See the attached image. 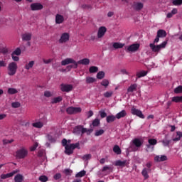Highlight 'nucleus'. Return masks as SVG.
Wrapping results in <instances>:
<instances>
[{"mask_svg": "<svg viewBox=\"0 0 182 182\" xmlns=\"http://www.w3.org/2000/svg\"><path fill=\"white\" fill-rule=\"evenodd\" d=\"M160 38L161 37H158V36H156V37L154 40V43L149 44V48H151V50H152L154 53L160 52V50L163 48H165L166 47V45L168 44V41H164L160 45L156 46L155 44L160 41Z\"/></svg>", "mask_w": 182, "mask_h": 182, "instance_id": "nucleus-1", "label": "nucleus"}, {"mask_svg": "<svg viewBox=\"0 0 182 182\" xmlns=\"http://www.w3.org/2000/svg\"><path fill=\"white\" fill-rule=\"evenodd\" d=\"M7 70L9 76L15 75L18 70V64L16 62L9 63L7 67Z\"/></svg>", "mask_w": 182, "mask_h": 182, "instance_id": "nucleus-2", "label": "nucleus"}, {"mask_svg": "<svg viewBox=\"0 0 182 182\" xmlns=\"http://www.w3.org/2000/svg\"><path fill=\"white\" fill-rule=\"evenodd\" d=\"M61 143H62V146L65 147V154H67L68 156H70L73 154L75 149L71 146L70 144H68V140L66 139L65 138L63 139Z\"/></svg>", "mask_w": 182, "mask_h": 182, "instance_id": "nucleus-3", "label": "nucleus"}, {"mask_svg": "<svg viewBox=\"0 0 182 182\" xmlns=\"http://www.w3.org/2000/svg\"><path fill=\"white\" fill-rule=\"evenodd\" d=\"M28 151L26 148L21 147L16 151V158L18 159H23L28 156Z\"/></svg>", "mask_w": 182, "mask_h": 182, "instance_id": "nucleus-4", "label": "nucleus"}, {"mask_svg": "<svg viewBox=\"0 0 182 182\" xmlns=\"http://www.w3.org/2000/svg\"><path fill=\"white\" fill-rule=\"evenodd\" d=\"M87 132V128H83L82 126L78 125L73 128V134L75 135L84 134Z\"/></svg>", "mask_w": 182, "mask_h": 182, "instance_id": "nucleus-5", "label": "nucleus"}, {"mask_svg": "<svg viewBox=\"0 0 182 182\" xmlns=\"http://www.w3.org/2000/svg\"><path fill=\"white\" fill-rule=\"evenodd\" d=\"M66 112L68 114H70V115L75 114L77 113H80L82 112V108L70 107L66 109Z\"/></svg>", "mask_w": 182, "mask_h": 182, "instance_id": "nucleus-6", "label": "nucleus"}, {"mask_svg": "<svg viewBox=\"0 0 182 182\" xmlns=\"http://www.w3.org/2000/svg\"><path fill=\"white\" fill-rule=\"evenodd\" d=\"M131 113H132V115L137 116V117H139V118H141L142 119H144L145 118L143 112H141V110H139L136 108H134V107H132Z\"/></svg>", "mask_w": 182, "mask_h": 182, "instance_id": "nucleus-7", "label": "nucleus"}, {"mask_svg": "<svg viewBox=\"0 0 182 182\" xmlns=\"http://www.w3.org/2000/svg\"><path fill=\"white\" fill-rule=\"evenodd\" d=\"M70 40V34L69 33H63L61 34L60 38L59 39L58 42L60 44H64L68 43Z\"/></svg>", "mask_w": 182, "mask_h": 182, "instance_id": "nucleus-8", "label": "nucleus"}, {"mask_svg": "<svg viewBox=\"0 0 182 182\" xmlns=\"http://www.w3.org/2000/svg\"><path fill=\"white\" fill-rule=\"evenodd\" d=\"M60 90L62 92H70V91L73 90V85L62 83L60 85Z\"/></svg>", "mask_w": 182, "mask_h": 182, "instance_id": "nucleus-9", "label": "nucleus"}, {"mask_svg": "<svg viewBox=\"0 0 182 182\" xmlns=\"http://www.w3.org/2000/svg\"><path fill=\"white\" fill-rule=\"evenodd\" d=\"M107 32V28L105 26H100L98 32L97 33V38L98 39L102 38Z\"/></svg>", "mask_w": 182, "mask_h": 182, "instance_id": "nucleus-10", "label": "nucleus"}, {"mask_svg": "<svg viewBox=\"0 0 182 182\" xmlns=\"http://www.w3.org/2000/svg\"><path fill=\"white\" fill-rule=\"evenodd\" d=\"M140 48L139 43H134L129 46L128 48H127V51L135 53Z\"/></svg>", "mask_w": 182, "mask_h": 182, "instance_id": "nucleus-11", "label": "nucleus"}, {"mask_svg": "<svg viewBox=\"0 0 182 182\" xmlns=\"http://www.w3.org/2000/svg\"><path fill=\"white\" fill-rule=\"evenodd\" d=\"M44 6L41 3H33L31 4V9L33 11L42 10Z\"/></svg>", "mask_w": 182, "mask_h": 182, "instance_id": "nucleus-12", "label": "nucleus"}, {"mask_svg": "<svg viewBox=\"0 0 182 182\" xmlns=\"http://www.w3.org/2000/svg\"><path fill=\"white\" fill-rule=\"evenodd\" d=\"M32 33L26 32L21 34V40H23V41L28 42L32 39Z\"/></svg>", "mask_w": 182, "mask_h": 182, "instance_id": "nucleus-13", "label": "nucleus"}, {"mask_svg": "<svg viewBox=\"0 0 182 182\" xmlns=\"http://www.w3.org/2000/svg\"><path fill=\"white\" fill-rule=\"evenodd\" d=\"M18 172V170H14V171H13L11 173H6V174L2 173V174L1 175V178L2 180H5V179H6V178H8L13 177V176H14L16 173H17Z\"/></svg>", "mask_w": 182, "mask_h": 182, "instance_id": "nucleus-14", "label": "nucleus"}, {"mask_svg": "<svg viewBox=\"0 0 182 182\" xmlns=\"http://www.w3.org/2000/svg\"><path fill=\"white\" fill-rule=\"evenodd\" d=\"M65 21L64 16L60 14L55 15V24H62Z\"/></svg>", "mask_w": 182, "mask_h": 182, "instance_id": "nucleus-15", "label": "nucleus"}, {"mask_svg": "<svg viewBox=\"0 0 182 182\" xmlns=\"http://www.w3.org/2000/svg\"><path fill=\"white\" fill-rule=\"evenodd\" d=\"M168 158L166 155H161V156L157 155L154 157V161L156 162H161V161H166Z\"/></svg>", "mask_w": 182, "mask_h": 182, "instance_id": "nucleus-16", "label": "nucleus"}, {"mask_svg": "<svg viewBox=\"0 0 182 182\" xmlns=\"http://www.w3.org/2000/svg\"><path fill=\"white\" fill-rule=\"evenodd\" d=\"M114 166H119V167H126L127 166V160H124V161L118 160L115 161Z\"/></svg>", "mask_w": 182, "mask_h": 182, "instance_id": "nucleus-17", "label": "nucleus"}, {"mask_svg": "<svg viewBox=\"0 0 182 182\" xmlns=\"http://www.w3.org/2000/svg\"><path fill=\"white\" fill-rule=\"evenodd\" d=\"M124 46V43L120 42H114L112 43V47L114 50L122 49Z\"/></svg>", "mask_w": 182, "mask_h": 182, "instance_id": "nucleus-18", "label": "nucleus"}, {"mask_svg": "<svg viewBox=\"0 0 182 182\" xmlns=\"http://www.w3.org/2000/svg\"><path fill=\"white\" fill-rule=\"evenodd\" d=\"M158 38H164L167 36V32L163 29H160L157 31Z\"/></svg>", "mask_w": 182, "mask_h": 182, "instance_id": "nucleus-19", "label": "nucleus"}, {"mask_svg": "<svg viewBox=\"0 0 182 182\" xmlns=\"http://www.w3.org/2000/svg\"><path fill=\"white\" fill-rule=\"evenodd\" d=\"M127 115V112L126 110L123 109L120 112H118L117 114H115V117L117 119H120L121 118H123Z\"/></svg>", "mask_w": 182, "mask_h": 182, "instance_id": "nucleus-20", "label": "nucleus"}, {"mask_svg": "<svg viewBox=\"0 0 182 182\" xmlns=\"http://www.w3.org/2000/svg\"><path fill=\"white\" fill-rule=\"evenodd\" d=\"M75 60L73 58H67L64 60L61 61V65H70L73 63Z\"/></svg>", "mask_w": 182, "mask_h": 182, "instance_id": "nucleus-21", "label": "nucleus"}, {"mask_svg": "<svg viewBox=\"0 0 182 182\" xmlns=\"http://www.w3.org/2000/svg\"><path fill=\"white\" fill-rule=\"evenodd\" d=\"M132 144H134L135 147L139 148L141 146V145H143V143H141L139 139L135 138L132 140Z\"/></svg>", "mask_w": 182, "mask_h": 182, "instance_id": "nucleus-22", "label": "nucleus"}, {"mask_svg": "<svg viewBox=\"0 0 182 182\" xmlns=\"http://www.w3.org/2000/svg\"><path fill=\"white\" fill-rule=\"evenodd\" d=\"M24 177L22 174L18 173L14 176V182H23Z\"/></svg>", "mask_w": 182, "mask_h": 182, "instance_id": "nucleus-23", "label": "nucleus"}, {"mask_svg": "<svg viewBox=\"0 0 182 182\" xmlns=\"http://www.w3.org/2000/svg\"><path fill=\"white\" fill-rule=\"evenodd\" d=\"M161 142H162L164 147H169V144L171 143V139H168V137L166 136L165 139L161 141Z\"/></svg>", "mask_w": 182, "mask_h": 182, "instance_id": "nucleus-24", "label": "nucleus"}, {"mask_svg": "<svg viewBox=\"0 0 182 182\" xmlns=\"http://www.w3.org/2000/svg\"><path fill=\"white\" fill-rule=\"evenodd\" d=\"M149 144H146L147 148H150L151 146H155L157 144V140L156 139H149Z\"/></svg>", "mask_w": 182, "mask_h": 182, "instance_id": "nucleus-25", "label": "nucleus"}, {"mask_svg": "<svg viewBox=\"0 0 182 182\" xmlns=\"http://www.w3.org/2000/svg\"><path fill=\"white\" fill-rule=\"evenodd\" d=\"M100 125V120L98 118H95L93 121L92 123L90 124V128L93 127H97Z\"/></svg>", "mask_w": 182, "mask_h": 182, "instance_id": "nucleus-26", "label": "nucleus"}, {"mask_svg": "<svg viewBox=\"0 0 182 182\" xmlns=\"http://www.w3.org/2000/svg\"><path fill=\"white\" fill-rule=\"evenodd\" d=\"M79 65H87L90 63V60L88 58H83L77 62Z\"/></svg>", "mask_w": 182, "mask_h": 182, "instance_id": "nucleus-27", "label": "nucleus"}, {"mask_svg": "<svg viewBox=\"0 0 182 182\" xmlns=\"http://www.w3.org/2000/svg\"><path fill=\"white\" fill-rule=\"evenodd\" d=\"M62 101H63V97L59 96L58 97H55V98L51 99L50 103L54 105V104H58V103H59Z\"/></svg>", "mask_w": 182, "mask_h": 182, "instance_id": "nucleus-28", "label": "nucleus"}, {"mask_svg": "<svg viewBox=\"0 0 182 182\" xmlns=\"http://www.w3.org/2000/svg\"><path fill=\"white\" fill-rule=\"evenodd\" d=\"M113 151L114 154L117 155H120L122 154V149L118 145H114L113 147Z\"/></svg>", "mask_w": 182, "mask_h": 182, "instance_id": "nucleus-29", "label": "nucleus"}, {"mask_svg": "<svg viewBox=\"0 0 182 182\" xmlns=\"http://www.w3.org/2000/svg\"><path fill=\"white\" fill-rule=\"evenodd\" d=\"M150 169L144 168L141 171V174L145 179H147L149 178V171Z\"/></svg>", "mask_w": 182, "mask_h": 182, "instance_id": "nucleus-30", "label": "nucleus"}, {"mask_svg": "<svg viewBox=\"0 0 182 182\" xmlns=\"http://www.w3.org/2000/svg\"><path fill=\"white\" fill-rule=\"evenodd\" d=\"M136 89H137V84H132L130 85V87H128L127 91L128 92V93H129L134 92V90H136Z\"/></svg>", "mask_w": 182, "mask_h": 182, "instance_id": "nucleus-31", "label": "nucleus"}, {"mask_svg": "<svg viewBox=\"0 0 182 182\" xmlns=\"http://www.w3.org/2000/svg\"><path fill=\"white\" fill-rule=\"evenodd\" d=\"M116 120V117L114 115H109L106 118V121L107 123L113 122Z\"/></svg>", "mask_w": 182, "mask_h": 182, "instance_id": "nucleus-32", "label": "nucleus"}, {"mask_svg": "<svg viewBox=\"0 0 182 182\" xmlns=\"http://www.w3.org/2000/svg\"><path fill=\"white\" fill-rule=\"evenodd\" d=\"M113 168L111 166H105L102 168V172H106L107 171L108 173H110L111 172H112Z\"/></svg>", "mask_w": 182, "mask_h": 182, "instance_id": "nucleus-33", "label": "nucleus"}, {"mask_svg": "<svg viewBox=\"0 0 182 182\" xmlns=\"http://www.w3.org/2000/svg\"><path fill=\"white\" fill-rule=\"evenodd\" d=\"M32 126L38 129H41L44 126V124L43 122H38L33 123Z\"/></svg>", "mask_w": 182, "mask_h": 182, "instance_id": "nucleus-34", "label": "nucleus"}, {"mask_svg": "<svg viewBox=\"0 0 182 182\" xmlns=\"http://www.w3.org/2000/svg\"><path fill=\"white\" fill-rule=\"evenodd\" d=\"M105 73L103 71H100L98 73H97L96 77L98 80H102L105 78Z\"/></svg>", "mask_w": 182, "mask_h": 182, "instance_id": "nucleus-35", "label": "nucleus"}, {"mask_svg": "<svg viewBox=\"0 0 182 182\" xmlns=\"http://www.w3.org/2000/svg\"><path fill=\"white\" fill-rule=\"evenodd\" d=\"M34 65H35V62L34 61H31L25 65V69L26 70H29L30 69L33 68Z\"/></svg>", "mask_w": 182, "mask_h": 182, "instance_id": "nucleus-36", "label": "nucleus"}, {"mask_svg": "<svg viewBox=\"0 0 182 182\" xmlns=\"http://www.w3.org/2000/svg\"><path fill=\"white\" fill-rule=\"evenodd\" d=\"M18 93V90L16 88L10 87L8 89L9 95H16Z\"/></svg>", "mask_w": 182, "mask_h": 182, "instance_id": "nucleus-37", "label": "nucleus"}, {"mask_svg": "<svg viewBox=\"0 0 182 182\" xmlns=\"http://www.w3.org/2000/svg\"><path fill=\"white\" fill-rule=\"evenodd\" d=\"M86 175V171L82 170L81 171H80L79 173H76L75 177L76 178H82V177H85Z\"/></svg>", "mask_w": 182, "mask_h": 182, "instance_id": "nucleus-38", "label": "nucleus"}, {"mask_svg": "<svg viewBox=\"0 0 182 182\" xmlns=\"http://www.w3.org/2000/svg\"><path fill=\"white\" fill-rule=\"evenodd\" d=\"M171 101L176 103L182 102V96L181 97L176 96V97H172Z\"/></svg>", "mask_w": 182, "mask_h": 182, "instance_id": "nucleus-39", "label": "nucleus"}, {"mask_svg": "<svg viewBox=\"0 0 182 182\" xmlns=\"http://www.w3.org/2000/svg\"><path fill=\"white\" fill-rule=\"evenodd\" d=\"M147 75V72L142 70L140 73H136V77L137 78H141L143 77L144 76H146Z\"/></svg>", "mask_w": 182, "mask_h": 182, "instance_id": "nucleus-40", "label": "nucleus"}, {"mask_svg": "<svg viewBox=\"0 0 182 182\" xmlns=\"http://www.w3.org/2000/svg\"><path fill=\"white\" fill-rule=\"evenodd\" d=\"M99 70L98 67L91 66L90 67L89 72L90 73H96Z\"/></svg>", "mask_w": 182, "mask_h": 182, "instance_id": "nucleus-41", "label": "nucleus"}, {"mask_svg": "<svg viewBox=\"0 0 182 182\" xmlns=\"http://www.w3.org/2000/svg\"><path fill=\"white\" fill-rule=\"evenodd\" d=\"M100 85L104 86L105 87H107L109 85V81L107 79H104L102 81L100 82Z\"/></svg>", "mask_w": 182, "mask_h": 182, "instance_id": "nucleus-42", "label": "nucleus"}, {"mask_svg": "<svg viewBox=\"0 0 182 182\" xmlns=\"http://www.w3.org/2000/svg\"><path fill=\"white\" fill-rule=\"evenodd\" d=\"M134 7L136 11H140L141 9H143L144 4L141 3H137L136 4H135Z\"/></svg>", "mask_w": 182, "mask_h": 182, "instance_id": "nucleus-43", "label": "nucleus"}, {"mask_svg": "<svg viewBox=\"0 0 182 182\" xmlns=\"http://www.w3.org/2000/svg\"><path fill=\"white\" fill-rule=\"evenodd\" d=\"M11 55H21V48H16V50L14 51H13Z\"/></svg>", "mask_w": 182, "mask_h": 182, "instance_id": "nucleus-44", "label": "nucleus"}, {"mask_svg": "<svg viewBox=\"0 0 182 182\" xmlns=\"http://www.w3.org/2000/svg\"><path fill=\"white\" fill-rule=\"evenodd\" d=\"M114 95V92L109 91L104 93V96L106 98H110Z\"/></svg>", "mask_w": 182, "mask_h": 182, "instance_id": "nucleus-45", "label": "nucleus"}, {"mask_svg": "<svg viewBox=\"0 0 182 182\" xmlns=\"http://www.w3.org/2000/svg\"><path fill=\"white\" fill-rule=\"evenodd\" d=\"M176 134L178 138H173V141H179L181 140V138L182 137V132H177Z\"/></svg>", "mask_w": 182, "mask_h": 182, "instance_id": "nucleus-46", "label": "nucleus"}, {"mask_svg": "<svg viewBox=\"0 0 182 182\" xmlns=\"http://www.w3.org/2000/svg\"><path fill=\"white\" fill-rule=\"evenodd\" d=\"M104 133H105V130L104 129L97 130L95 132V136H102V135L104 134Z\"/></svg>", "mask_w": 182, "mask_h": 182, "instance_id": "nucleus-47", "label": "nucleus"}, {"mask_svg": "<svg viewBox=\"0 0 182 182\" xmlns=\"http://www.w3.org/2000/svg\"><path fill=\"white\" fill-rule=\"evenodd\" d=\"M70 145L74 149H80V142H77L76 144H70Z\"/></svg>", "mask_w": 182, "mask_h": 182, "instance_id": "nucleus-48", "label": "nucleus"}, {"mask_svg": "<svg viewBox=\"0 0 182 182\" xmlns=\"http://www.w3.org/2000/svg\"><path fill=\"white\" fill-rule=\"evenodd\" d=\"M38 180L41 182H47L48 178L46 176H39Z\"/></svg>", "mask_w": 182, "mask_h": 182, "instance_id": "nucleus-49", "label": "nucleus"}, {"mask_svg": "<svg viewBox=\"0 0 182 182\" xmlns=\"http://www.w3.org/2000/svg\"><path fill=\"white\" fill-rule=\"evenodd\" d=\"M96 80L92 77H87L86 82L87 84L93 83Z\"/></svg>", "mask_w": 182, "mask_h": 182, "instance_id": "nucleus-50", "label": "nucleus"}, {"mask_svg": "<svg viewBox=\"0 0 182 182\" xmlns=\"http://www.w3.org/2000/svg\"><path fill=\"white\" fill-rule=\"evenodd\" d=\"M172 4L174 6H181L182 4V0H172Z\"/></svg>", "mask_w": 182, "mask_h": 182, "instance_id": "nucleus-51", "label": "nucleus"}, {"mask_svg": "<svg viewBox=\"0 0 182 182\" xmlns=\"http://www.w3.org/2000/svg\"><path fill=\"white\" fill-rule=\"evenodd\" d=\"M72 65H70V69H77L79 63L74 60L73 63H71Z\"/></svg>", "mask_w": 182, "mask_h": 182, "instance_id": "nucleus-52", "label": "nucleus"}, {"mask_svg": "<svg viewBox=\"0 0 182 182\" xmlns=\"http://www.w3.org/2000/svg\"><path fill=\"white\" fill-rule=\"evenodd\" d=\"M53 96V92H51L50 91H45L44 92V97H51Z\"/></svg>", "mask_w": 182, "mask_h": 182, "instance_id": "nucleus-53", "label": "nucleus"}, {"mask_svg": "<svg viewBox=\"0 0 182 182\" xmlns=\"http://www.w3.org/2000/svg\"><path fill=\"white\" fill-rule=\"evenodd\" d=\"M175 94H180L182 93V86H178L175 88L174 90Z\"/></svg>", "mask_w": 182, "mask_h": 182, "instance_id": "nucleus-54", "label": "nucleus"}, {"mask_svg": "<svg viewBox=\"0 0 182 182\" xmlns=\"http://www.w3.org/2000/svg\"><path fill=\"white\" fill-rule=\"evenodd\" d=\"M11 106L13 108L16 109V108H18L19 107H21V105L20 102H12Z\"/></svg>", "mask_w": 182, "mask_h": 182, "instance_id": "nucleus-55", "label": "nucleus"}, {"mask_svg": "<svg viewBox=\"0 0 182 182\" xmlns=\"http://www.w3.org/2000/svg\"><path fill=\"white\" fill-rule=\"evenodd\" d=\"M46 151L44 149H41L38 152V157H43L45 156Z\"/></svg>", "mask_w": 182, "mask_h": 182, "instance_id": "nucleus-56", "label": "nucleus"}, {"mask_svg": "<svg viewBox=\"0 0 182 182\" xmlns=\"http://www.w3.org/2000/svg\"><path fill=\"white\" fill-rule=\"evenodd\" d=\"M91 158H92V155L90 154H85L82 156V159L83 160H87V161L91 159Z\"/></svg>", "mask_w": 182, "mask_h": 182, "instance_id": "nucleus-57", "label": "nucleus"}, {"mask_svg": "<svg viewBox=\"0 0 182 182\" xmlns=\"http://www.w3.org/2000/svg\"><path fill=\"white\" fill-rule=\"evenodd\" d=\"M47 138H48V141H50L51 143L55 142V139L52 136V135L48 134Z\"/></svg>", "mask_w": 182, "mask_h": 182, "instance_id": "nucleus-58", "label": "nucleus"}, {"mask_svg": "<svg viewBox=\"0 0 182 182\" xmlns=\"http://www.w3.org/2000/svg\"><path fill=\"white\" fill-rule=\"evenodd\" d=\"M14 141V139L8 140V139H4L3 140V144L6 145L8 144H11Z\"/></svg>", "mask_w": 182, "mask_h": 182, "instance_id": "nucleus-59", "label": "nucleus"}, {"mask_svg": "<svg viewBox=\"0 0 182 182\" xmlns=\"http://www.w3.org/2000/svg\"><path fill=\"white\" fill-rule=\"evenodd\" d=\"M37 147H38V144L36 143L34 145H33V146L30 148V151H35Z\"/></svg>", "mask_w": 182, "mask_h": 182, "instance_id": "nucleus-60", "label": "nucleus"}, {"mask_svg": "<svg viewBox=\"0 0 182 182\" xmlns=\"http://www.w3.org/2000/svg\"><path fill=\"white\" fill-rule=\"evenodd\" d=\"M55 180H59L62 178V175L60 173H55L53 176Z\"/></svg>", "mask_w": 182, "mask_h": 182, "instance_id": "nucleus-61", "label": "nucleus"}, {"mask_svg": "<svg viewBox=\"0 0 182 182\" xmlns=\"http://www.w3.org/2000/svg\"><path fill=\"white\" fill-rule=\"evenodd\" d=\"M12 59L15 62H18L19 60V57L16 56V55H11Z\"/></svg>", "mask_w": 182, "mask_h": 182, "instance_id": "nucleus-62", "label": "nucleus"}, {"mask_svg": "<svg viewBox=\"0 0 182 182\" xmlns=\"http://www.w3.org/2000/svg\"><path fill=\"white\" fill-rule=\"evenodd\" d=\"M100 117H101L102 119H103V118L107 117V113L105 112L100 111Z\"/></svg>", "mask_w": 182, "mask_h": 182, "instance_id": "nucleus-63", "label": "nucleus"}, {"mask_svg": "<svg viewBox=\"0 0 182 182\" xmlns=\"http://www.w3.org/2000/svg\"><path fill=\"white\" fill-rule=\"evenodd\" d=\"M71 170L70 169H65L64 170V173L67 175V176H69L70 175V173H71Z\"/></svg>", "mask_w": 182, "mask_h": 182, "instance_id": "nucleus-64", "label": "nucleus"}]
</instances>
